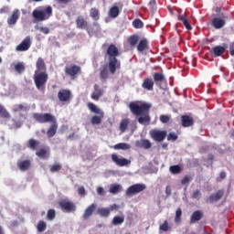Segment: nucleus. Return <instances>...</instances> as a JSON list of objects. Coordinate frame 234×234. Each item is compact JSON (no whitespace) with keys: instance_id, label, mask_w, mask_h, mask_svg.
Instances as JSON below:
<instances>
[{"instance_id":"f257e3e1","label":"nucleus","mask_w":234,"mask_h":234,"mask_svg":"<svg viewBox=\"0 0 234 234\" xmlns=\"http://www.w3.org/2000/svg\"><path fill=\"white\" fill-rule=\"evenodd\" d=\"M129 109L133 116H140L138 118V122L141 123V125L151 122V116L149 115L151 104H138L136 101H132L129 103Z\"/></svg>"},{"instance_id":"f03ea898","label":"nucleus","mask_w":234,"mask_h":234,"mask_svg":"<svg viewBox=\"0 0 234 234\" xmlns=\"http://www.w3.org/2000/svg\"><path fill=\"white\" fill-rule=\"evenodd\" d=\"M108 55V68L111 74H116V70L122 69V63L118 60V56H120V50L114 44H111L106 51Z\"/></svg>"},{"instance_id":"7ed1b4c3","label":"nucleus","mask_w":234,"mask_h":234,"mask_svg":"<svg viewBox=\"0 0 234 234\" xmlns=\"http://www.w3.org/2000/svg\"><path fill=\"white\" fill-rule=\"evenodd\" d=\"M33 19L35 23H41V21H47L52 17V6L38 7L32 12Z\"/></svg>"},{"instance_id":"20e7f679","label":"nucleus","mask_w":234,"mask_h":234,"mask_svg":"<svg viewBox=\"0 0 234 234\" xmlns=\"http://www.w3.org/2000/svg\"><path fill=\"white\" fill-rule=\"evenodd\" d=\"M87 107L91 112H94V114H98L91 117L90 123L92 125H100V123H101V120H103V117L105 116L103 111L98 108V106H96V104H94L93 102H88Z\"/></svg>"},{"instance_id":"39448f33","label":"nucleus","mask_w":234,"mask_h":234,"mask_svg":"<svg viewBox=\"0 0 234 234\" xmlns=\"http://www.w3.org/2000/svg\"><path fill=\"white\" fill-rule=\"evenodd\" d=\"M33 80L37 90H45V87L48 81V73L47 71H35Z\"/></svg>"},{"instance_id":"423d86ee","label":"nucleus","mask_w":234,"mask_h":234,"mask_svg":"<svg viewBox=\"0 0 234 234\" xmlns=\"http://www.w3.org/2000/svg\"><path fill=\"white\" fill-rule=\"evenodd\" d=\"M33 118L38 123H55L56 117L52 113H33Z\"/></svg>"},{"instance_id":"0eeeda50","label":"nucleus","mask_w":234,"mask_h":234,"mask_svg":"<svg viewBox=\"0 0 234 234\" xmlns=\"http://www.w3.org/2000/svg\"><path fill=\"white\" fill-rule=\"evenodd\" d=\"M65 74L72 78V80H76V76L81 74V67L76 64H71L65 68Z\"/></svg>"},{"instance_id":"6e6552de","label":"nucleus","mask_w":234,"mask_h":234,"mask_svg":"<svg viewBox=\"0 0 234 234\" xmlns=\"http://www.w3.org/2000/svg\"><path fill=\"white\" fill-rule=\"evenodd\" d=\"M59 207L67 213H72L76 211V204L74 202L69 201V199H61L58 202Z\"/></svg>"},{"instance_id":"1a4fd4ad","label":"nucleus","mask_w":234,"mask_h":234,"mask_svg":"<svg viewBox=\"0 0 234 234\" xmlns=\"http://www.w3.org/2000/svg\"><path fill=\"white\" fill-rule=\"evenodd\" d=\"M112 161L116 164L119 167H125V165H131V160L122 157L116 154H112Z\"/></svg>"},{"instance_id":"9d476101","label":"nucleus","mask_w":234,"mask_h":234,"mask_svg":"<svg viewBox=\"0 0 234 234\" xmlns=\"http://www.w3.org/2000/svg\"><path fill=\"white\" fill-rule=\"evenodd\" d=\"M32 47V38H30V36L26 37L22 42L16 46V52H27Z\"/></svg>"},{"instance_id":"9b49d317","label":"nucleus","mask_w":234,"mask_h":234,"mask_svg":"<svg viewBox=\"0 0 234 234\" xmlns=\"http://www.w3.org/2000/svg\"><path fill=\"white\" fill-rule=\"evenodd\" d=\"M150 136L154 142H164L167 137V131L152 130Z\"/></svg>"},{"instance_id":"f8f14e48","label":"nucleus","mask_w":234,"mask_h":234,"mask_svg":"<svg viewBox=\"0 0 234 234\" xmlns=\"http://www.w3.org/2000/svg\"><path fill=\"white\" fill-rule=\"evenodd\" d=\"M145 185L144 184H135L131 186L126 190V197H131V195H138V193H142V191H145Z\"/></svg>"},{"instance_id":"ddd939ff","label":"nucleus","mask_w":234,"mask_h":234,"mask_svg":"<svg viewBox=\"0 0 234 234\" xmlns=\"http://www.w3.org/2000/svg\"><path fill=\"white\" fill-rule=\"evenodd\" d=\"M58 98L59 101L65 102V101H70L72 100V91L70 90H59L58 92Z\"/></svg>"},{"instance_id":"4468645a","label":"nucleus","mask_w":234,"mask_h":234,"mask_svg":"<svg viewBox=\"0 0 234 234\" xmlns=\"http://www.w3.org/2000/svg\"><path fill=\"white\" fill-rule=\"evenodd\" d=\"M222 197H224V190H218L216 193L210 195L206 202L207 204H213L215 202H218V200L222 199Z\"/></svg>"},{"instance_id":"2eb2a0df","label":"nucleus","mask_w":234,"mask_h":234,"mask_svg":"<svg viewBox=\"0 0 234 234\" xmlns=\"http://www.w3.org/2000/svg\"><path fill=\"white\" fill-rule=\"evenodd\" d=\"M75 23L77 28H80L81 30H89V22L85 20V17H83V16H79L76 18Z\"/></svg>"},{"instance_id":"dca6fc26","label":"nucleus","mask_w":234,"mask_h":234,"mask_svg":"<svg viewBox=\"0 0 234 234\" xmlns=\"http://www.w3.org/2000/svg\"><path fill=\"white\" fill-rule=\"evenodd\" d=\"M19 17H21V11H19V9H15L7 18V25H16L19 20Z\"/></svg>"},{"instance_id":"f3484780","label":"nucleus","mask_w":234,"mask_h":234,"mask_svg":"<svg viewBox=\"0 0 234 234\" xmlns=\"http://www.w3.org/2000/svg\"><path fill=\"white\" fill-rule=\"evenodd\" d=\"M96 207H98V205H96L95 203H92L91 205H90L85 209V211L82 215L83 220H89V218H90V217H92V214L94 213V211H96Z\"/></svg>"},{"instance_id":"a211bd4d","label":"nucleus","mask_w":234,"mask_h":234,"mask_svg":"<svg viewBox=\"0 0 234 234\" xmlns=\"http://www.w3.org/2000/svg\"><path fill=\"white\" fill-rule=\"evenodd\" d=\"M94 90L91 93V100H94V101H99L100 98H101V96H103V89H100V86L98 84H95L93 87Z\"/></svg>"},{"instance_id":"6ab92c4d","label":"nucleus","mask_w":234,"mask_h":234,"mask_svg":"<svg viewBox=\"0 0 234 234\" xmlns=\"http://www.w3.org/2000/svg\"><path fill=\"white\" fill-rule=\"evenodd\" d=\"M204 218V212L202 210H196L190 217V224H195L198 222V220H202Z\"/></svg>"},{"instance_id":"aec40b11","label":"nucleus","mask_w":234,"mask_h":234,"mask_svg":"<svg viewBox=\"0 0 234 234\" xmlns=\"http://www.w3.org/2000/svg\"><path fill=\"white\" fill-rule=\"evenodd\" d=\"M181 123L183 127H191L194 125L195 120L189 115H182Z\"/></svg>"},{"instance_id":"412c9836","label":"nucleus","mask_w":234,"mask_h":234,"mask_svg":"<svg viewBox=\"0 0 234 234\" xmlns=\"http://www.w3.org/2000/svg\"><path fill=\"white\" fill-rule=\"evenodd\" d=\"M142 87L145 90H154V80L151 78H146L144 80Z\"/></svg>"},{"instance_id":"4be33fe9","label":"nucleus","mask_w":234,"mask_h":234,"mask_svg":"<svg viewBox=\"0 0 234 234\" xmlns=\"http://www.w3.org/2000/svg\"><path fill=\"white\" fill-rule=\"evenodd\" d=\"M37 69L35 72H47V64H45V59L43 58H38L36 62Z\"/></svg>"},{"instance_id":"5701e85b","label":"nucleus","mask_w":234,"mask_h":234,"mask_svg":"<svg viewBox=\"0 0 234 234\" xmlns=\"http://www.w3.org/2000/svg\"><path fill=\"white\" fill-rule=\"evenodd\" d=\"M56 133H58V121L51 122V125L47 132L48 138H54V136H56Z\"/></svg>"},{"instance_id":"b1692460","label":"nucleus","mask_w":234,"mask_h":234,"mask_svg":"<svg viewBox=\"0 0 234 234\" xmlns=\"http://www.w3.org/2000/svg\"><path fill=\"white\" fill-rule=\"evenodd\" d=\"M31 166H32V162L28 159L17 163L18 169H20V171H23V172L28 171V169H30Z\"/></svg>"},{"instance_id":"393cba45","label":"nucleus","mask_w":234,"mask_h":234,"mask_svg":"<svg viewBox=\"0 0 234 234\" xmlns=\"http://www.w3.org/2000/svg\"><path fill=\"white\" fill-rule=\"evenodd\" d=\"M226 25V20L220 17H215L212 19V27L216 29L223 28Z\"/></svg>"},{"instance_id":"a878e982","label":"nucleus","mask_w":234,"mask_h":234,"mask_svg":"<svg viewBox=\"0 0 234 234\" xmlns=\"http://www.w3.org/2000/svg\"><path fill=\"white\" fill-rule=\"evenodd\" d=\"M137 147H143V149H151L153 147V144H151V141L147 139H142L141 141L136 142Z\"/></svg>"},{"instance_id":"bb28decb","label":"nucleus","mask_w":234,"mask_h":234,"mask_svg":"<svg viewBox=\"0 0 234 234\" xmlns=\"http://www.w3.org/2000/svg\"><path fill=\"white\" fill-rule=\"evenodd\" d=\"M153 77L154 83H156L157 85H160V83H165L166 81L165 76H164L163 73L155 72Z\"/></svg>"},{"instance_id":"cd10ccee","label":"nucleus","mask_w":234,"mask_h":234,"mask_svg":"<svg viewBox=\"0 0 234 234\" xmlns=\"http://www.w3.org/2000/svg\"><path fill=\"white\" fill-rule=\"evenodd\" d=\"M138 52H144V50H149V41H147L145 38H143L138 46H137Z\"/></svg>"},{"instance_id":"c85d7f7f","label":"nucleus","mask_w":234,"mask_h":234,"mask_svg":"<svg viewBox=\"0 0 234 234\" xmlns=\"http://www.w3.org/2000/svg\"><path fill=\"white\" fill-rule=\"evenodd\" d=\"M39 145H41V143L36 139H29L27 142V147L32 149V151H37V149L39 148Z\"/></svg>"},{"instance_id":"c756f323","label":"nucleus","mask_w":234,"mask_h":234,"mask_svg":"<svg viewBox=\"0 0 234 234\" xmlns=\"http://www.w3.org/2000/svg\"><path fill=\"white\" fill-rule=\"evenodd\" d=\"M212 52L216 58H218V56H222L226 52V48L222 46H216L212 48Z\"/></svg>"},{"instance_id":"7c9ffc66","label":"nucleus","mask_w":234,"mask_h":234,"mask_svg":"<svg viewBox=\"0 0 234 234\" xmlns=\"http://www.w3.org/2000/svg\"><path fill=\"white\" fill-rule=\"evenodd\" d=\"M131 123V120L130 119H122L120 122V126L119 129L121 131V133H125V131H127V129L129 128V124Z\"/></svg>"},{"instance_id":"2f4dec72","label":"nucleus","mask_w":234,"mask_h":234,"mask_svg":"<svg viewBox=\"0 0 234 234\" xmlns=\"http://www.w3.org/2000/svg\"><path fill=\"white\" fill-rule=\"evenodd\" d=\"M123 222H125L124 215L115 216L112 220V226H122V224H123Z\"/></svg>"},{"instance_id":"473e14b6","label":"nucleus","mask_w":234,"mask_h":234,"mask_svg":"<svg viewBox=\"0 0 234 234\" xmlns=\"http://www.w3.org/2000/svg\"><path fill=\"white\" fill-rule=\"evenodd\" d=\"M113 149H115V151H129V149H131V144L126 143H119L113 145Z\"/></svg>"},{"instance_id":"72a5a7b5","label":"nucleus","mask_w":234,"mask_h":234,"mask_svg":"<svg viewBox=\"0 0 234 234\" xmlns=\"http://www.w3.org/2000/svg\"><path fill=\"white\" fill-rule=\"evenodd\" d=\"M48 151H50V148L42 147L36 152V155L38 156V158H47V154H48Z\"/></svg>"},{"instance_id":"f704fd0d","label":"nucleus","mask_w":234,"mask_h":234,"mask_svg":"<svg viewBox=\"0 0 234 234\" xmlns=\"http://www.w3.org/2000/svg\"><path fill=\"white\" fill-rule=\"evenodd\" d=\"M178 20L183 23L186 30H193V27H191V24H189V20H187V16H186V15L178 16Z\"/></svg>"},{"instance_id":"c9c22d12","label":"nucleus","mask_w":234,"mask_h":234,"mask_svg":"<svg viewBox=\"0 0 234 234\" xmlns=\"http://www.w3.org/2000/svg\"><path fill=\"white\" fill-rule=\"evenodd\" d=\"M90 17H92L93 21L100 20V10L96 7H92L90 9Z\"/></svg>"},{"instance_id":"e433bc0d","label":"nucleus","mask_w":234,"mask_h":234,"mask_svg":"<svg viewBox=\"0 0 234 234\" xmlns=\"http://www.w3.org/2000/svg\"><path fill=\"white\" fill-rule=\"evenodd\" d=\"M120 16V8L118 6L113 5L110 10H109V16L112 17V19H116Z\"/></svg>"},{"instance_id":"4c0bfd02","label":"nucleus","mask_w":234,"mask_h":234,"mask_svg":"<svg viewBox=\"0 0 234 234\" xmlns=\"http://www.w3.org/2000/svg\"><path fill=\"white\" fill-rule=\"evenodd\" d=\"M100 70L101 80H107L109 78V65L103 66Z\"/></svg>"},{"instance_id":"58836bf2","label":"nucleus","mask_w":234,"mask_h":234,"mask_svg":"<svg viewBox=\"0 0 234 234\" xmlns=\"http://www.w3.org/2000/svg\"><path fill=\"white\" fill-rule=\"evenodd\" d=\"M109 191L112 195H118L122 191V185H111Z\"/></svg>"},{"instance_id":"ea45409f","label":"nucleus","mask_w":234,"mask_h":234,"mask_svg":"<svg viewBox=\"0 0 234 234\" xmlns=\"http://www.w3.org/2000/svg\"><path fill=\"white\" fill-rule=\"evenodd\" d=\"M10 117H11L10 112H8V111H6V109H5L3 105L0 104V118L10 120Z\"/></svg>"},{"instance_id":"a19ab883","label":"nucleus","mask_w":234,"mask_h":234,"mask_svg":"<svg viewBox=\"0 0 234 234\" xmlns=\"http://www.w3.org/2000/svg\"><path fill=\"white\" fill-rule=\"evenodd\" d=\"M97 213L101 217L107 218V217H109V215H111V209L107 208V207H101V208L98 209Z\"/></svg>"},{"instance_id":"79ce46f5","label":"nucleus","mask_w":234,"mask_h":234,"mask_svg":"<svg viewBox=\"0 0 234 234\" xmlns=\"http://www.w3.org/2000/svg\"><path fill=\"white\" fill-rule=\"evenodd\" d=\"M159 229L160 231H165V232L171 231V226H169V221L165 220L163 224L159 226Z\"/></svg>"},{"instance_id":"37998d69","label":"nucleus","mask_w":234,"mask_h":234,"mask_svg":"<svg viewBox=\"0 0 234 234\" xmlns=\"http://www.w3.org/2000/svg\"><path fill=\"white\" fill-rule=\"evenodd\" d=\"M14 112H20V111H28V106L25 104H16L13 108Z\"/></svg>"},{"instance_id":"c03bdc74","label":"nucleus","mask_w":234,"mask_h":234,"mask_svg":"<svg viewBox=\"0 0 234 234\" xmlns=\"http://www.w3.org/2000/svg\"><path fill=\"white\" fill-rule=\"evenodd\" d=\"M170 173L173 175H180V173H182V167L178 165H172L170 166Z\"/></svg>"},{"instance_id":"a18cd8bd","label":"nucleus","mask_w":234,"mask_h":234,"mask_svg":"<svg viewBox=\"0 0 234 234\" xmlns=\"http://www.w3.org/2000/svg\"><path fill=\"white\" fill-rule=\"evenodd\" d=\"M37 229L39 231V233H43L45 229H47V223L43 220L38 221L37 225Z\"/></svg>"},{"instance_id":"49530a36","label":"nucleus","mask_w":234,"mask_h":234,"mask_svg":"<svg viewBox=\"0 0 234 234\" xmlns=\"http://www.w3.org/2000/svg\"><path fill=\"white\" fill-rule=\"evenodd\" d=\"M15 70L18 74H23V72H25V64H23V62H18L15 65Z\"/></svg>"},{"instance_id":"de8ad7c7","label":"nucleus","mask_w":234,"mask_h":234,"mask_svg":"<svg viewBox=\"0 0 234 234\" xmlns=\"http://www.w3.org/2000/svg\"><path fill=\"white\" fill-rule=\"evenodd\" d=\"M133 27L134 28H144V22L142 20H140V18H137V19L133 20Z\"/></svg>"},{"instance_id":"09e8293b","label":"nucleus","mask_w":234,"mask_h":234,"mask_svg":"<svg viewBox=\"0 0 234 234\" xmlns=\"http://www.w3.org/2000/svg\"><path fill=\"white\" fill-rule=\"evenodd\" d=\"M48 220H54L56 218V210L50 208L47 214Z\"/></svg>"},{"instance_id":"8fccbe9b","label":"nucleus","mask_w":234,"mask_h":234,"mask_svg":"<svg viewBox=\"0 0 234 234\" xmlns=\"http://www.w3.org/2000/svg\"><path fill=\"white\" fill-rule=\"evenodd\" d=\"M61 168H62L61 165L55 164L50 166L49 171L50 173H58V171H61Z\"/></svg>"},{"instance_id":"3c124183","label":"nucleus","mask_w":234,"mask_h":234,"mask_svg":"<svg viewBox=\"0 0 234 234\" xmlns=\"http://www.w3.org/2000/svg\"><path fill=\"white\" fill-rule=\"evenodd\" d=\"M180 220H182V208H177L176 210L175 221L176 222H180Z\"/></svg>"},{"instance_id":"603ef678","label":"nucleus","mask_w":234,"mask_h":234,"mask_svg":"<svg viewBox=\"0 0 234 234\" xmlns=\"http://www.w3.org/2000/svg\"><path fill=\"white\" fill-rule=\"evenodd\" d=\"M167 140L168 142H176V140H178V135L175 133H170L167 135Z\"/></svg>"},{"instance_id":"864d4df0","label":"nucleus","mask_w":234,"mask_h":234,"mask_svg":"<svg viewBox=\"0 0 234 234\" xmlns=\"http://www.w3.org/2000/svg\"><path fill=\"white\" fill-rule=\"evenodd\" d=\"M129 43L132 47H134L138 43V37L132 36L129 37Z\"/></svg>"},{"instance_id":"5fc2aeb1","label":"nucleus","mask_w":234,"mask_h":234,"mask_svg":"<svg viewBox=\"0 0 234 234\" xmlns=\"http://www.w3.org/2000/svg\"><path fill=\"white\" fill-rule=\"evenodd\" d=\"M159 120L162 123H169L171 117L169 115H160Z\"/></svg>"},{"instance_id":"6e6d98bb","label":"nucleus","mask_w":234,"mask_h":234,"mask_svg":"<svg viewBox=\"0 0 234 234\" xmlns=\"http://www.w3.org/2000/svg\"><path fill=\"white\" fill-rule=\"evenodd\" d=\"M202 197V193L200 190H195L192 194V198H195L196 200H200Z\"/></svg>"},{"instance_id":"4d7b16f0","label":"nucleus","mask_w":234,"mask_h":234,"mask_svg":"<svg viewBox=\"0 0 234 234\" xmlns=\"http://www.w3.org/2000/svg\"><path fill=\"white\" fill-rule=\"evenodd\" d=\"M37 30H39V32H42V34H50V28L47 27H36Z\"/></svg>"},{"instance_id":"13d9d810","label":"nucleus","mask_w":234,"mask_h":234,"mask_svg":"<svg viewBox=\"0 0 234 234\" xmlns=\"http://www.w3.org/2000/svg\"><path fill=\"white\" fill-rule=\"evenodd\" d=\"M78 194L80 195V197H85V195H87V191L85 190V186H80L78 188Z\"/></svg>"},{"instance_id":"bf43d9fd","label":"nucleus","mask_w":234,"mask_h":234,"mask_svg":"<svg viewBox=\"0 0 234 234\" xmlns=\"http://www.w3.org/2000/svg\"><path fill=\"white\" fill-rule=\"evenodd\" d=\"M191 180V176H186L182 180L181 184L182 186H186V184H189V181Z\"/></svg>"},{"instance_id":"052dcab7","label":"nucleus","mask_w":234,"mask_h":234,"mask_svg":"<svg viewBox=\"0 0 234 234\" xmlns=\"http://www.w3.org/2000/svg\"><path fill=\"white\" fill-rule=\"evenodd\" d=\"M148 6L151 10H154L156 8V0H150Z\"/></svg>"},{"instance_id":"680f3d73","label":"nucleus","mask_w":234,"mask_h":234,"mask_svg":"<svg viewBox=\"0 0 234 234\" xmlns=\"http://www.w3.org/2000/svg\"><path fill=\"white\" fill-rule=\"evenodd\" d=\"M8 12H10V7L8 6H3L0 9V14H8Z\"/></svg>"},{"instance_id":"e2e57ef3","label":"nucleus","mask_w":234,"mask_h":234,"mask_svg":"<svg viewBox=\"0 0 234 234\" xmlns=\"http://www.w3.org/2000/svg\"><path fill=\"white\" fill-rule=\"evenodd\" d=\"M97 193H98V195H100L101 197H103V195H105V190L103 189V187L99 186V187L97 188Z\"/></svg>"},{"instance_id":"0e129e2a","label":"nucleus","mask_w":234,"mask_h":234,"mask_svg":"<svg viewBox=\"0 0 234 234\" xmlns=\"http://www.w3.org/2000/svg\"><path fill=\"white\" fill-rule=\"evenodd\" d=\"M10 226H11V228H17L19 226V221L13 220V221H11Z\"/></svg>"},{"instance_id":"69168bd1","label":"nucleus","mask_w":234,"mask_h":234,"mask_svg":"<svg viewBox=\"0 0 234 234\" xmlns=\"http://www.w3.org/2000/svg\"><path fill=\"white\" fill-rule=\"evenodd\" d=\"M120 207L118 206V205H116V204H113V205H112L111 207H110V211H114V210H116V209H118Z\"/></svg>"},{"instance_id":"338daca9","label":"nucleus","mask_w":234,"mask_h":234,"mask_svg":"<svg viewBox=\"0 0 234 234\" xmlns=\"http://www.w3.org/2000/svg\"><path fill=\"white\" fill-rule=\"evenodd\" d=\"M229 50H230V56H234V42L231 43Z\"/></svg>"},{"instance_id":"774afa93","label":"nucleus","mask_w":234,"mask_h":234,"mask_svg":"<svg viewBox=\"0 0 234 234\" xmlns=\"http://www.w3.org/2000/svg\"><path fill=\"white\" fill-rule=\"evenodd\" d=\"M165 194L167 195V197L171 195V186H167L165 187Z\"/></svg>"}]
</instances>
